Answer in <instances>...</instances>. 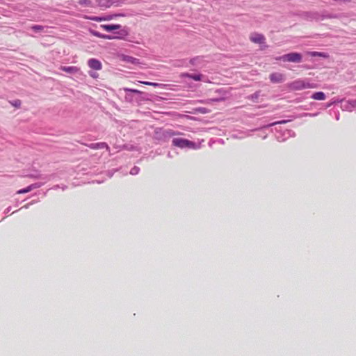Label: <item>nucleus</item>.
<instances>
[{
    "instance_id": "nucleus-1",
    "label": "nucleus",
    "mask_w": 356,
    "mask_h": 356,
    "mask_svg": "<svg viewBox=\"0 0 356 356\" xmlns=\"http://www.w3.org/2000/svg\"><path fill=\"white\" fill-rule=\"evenodd\" d=\"M287 88H289L291 91H299L304 89H314V86L306 81L305 79H297L287 83Z\"/></svg>"
},
{
    "instance_id": "nucleus-16",
    "label": "nucleus",
    "mask_w": 356,
    "mask_h": 356,
    "mask_svg": "<svg viewBox=\"0 0 356 356\" xmlns=\"http://www.w3.org/2000/svg\"><path fill=\"white\" fill-rule=\"evenodd\" d=\"M138 83L146 85V86H150L152 87H159V88H163L165 86L163 83H153L149 81H138Z\"/></svg>"
},
{
    "instance_id": "nucleus-22",
    "label": "nucleus",
    "mask_w": 356,
    "mask_h": 356,
    "mask_svg": "<svg viewBox=\"0 0 356 356\" xmlns=\"http://www.w3.org/2000/svg\"><path fill=\"white\" fill-rule=\"evenodd\" d=\"M31 29H32L33 31L35 33L42 32L44 27L41 25H33L31 26Z\"/></svg>"
},
{
    "instance_id": "nucleus-23",
    "label": "nucleus",
    "mask_w": 356,
    "mask_h": 356,
    "mask_svg": "<svg viewBox=\"0 0 356 356\" xmlns=\"http://www.w3.org/2000/svg\"><path fill=\"white\" fill-rule=\"evenodd\" d=\"M124 92H130L134 94H140V91L137 89H131V88H124Z\"/></svg>"
},
{
    "instance_id": "nucleus-27",
    "label": "nucleus",
    "mask_w": 356,
    "mask_h": 356,
    "mask_svg": "<svg viewBox=\"0 0 356 356\" xmlns=\"http://www.w3.org/2000/svg\"><path fill=\"white\" fill-rule=\"evenodd\" d=\"M118 33H119L120 35H127V32H125L124 31H121L120 32H118Z\"/></svg>"
},
{
    "instance_id": "nucleus-17",
    "label": "nucleus",
    "mask_w": 356,
    "mask_h": 356,
    "mask_svg": "<svg viewBox=\"0 0 356 356\" xmlns=\"http://www.w3.org/2000/svg\"><path fill=\"white\" fill-rule=\"evenodd\" d=\"M138 83L146 85V86H150L152 87H159V88H163L165 86L163 83H153L149 81H138Z\"/></svg>"
},
{
    "instance_id": "nucleus-10",
    "label": "nucleus",
    "mask_w": 356,
    "mask_h": 356,
    "mask_svg": "<svg viewBox=\"0 0 356 356\" xmlns=\"http://www.w3.org/2000/svg\"><path fill=\"white\" fill-rule=\"evenodd\" d=\"M121 60L126 62L127 63H131L132 65L139 64V60L127 55L121 56Z\"/></svg>"
},
{
    "instance_id": "nucleus-6",
    "label": "nucleus",
    "mask_w": 356,
    "mask_h": 356,
    "mask_svg": "<svg viewBox=\"0 0 356 356\" xmlns=\"http://www.w3.org/2000/svg\"><path fill=\"white\" fill-rule=\"evenodd\" d=\"M88 66L90 67V69L95 70H102V63L99 61V60L95 58H90L88 60Z\"/></svg>"
},
{
    "instance_id": "nucleus-26",
    "label": "nucleus",
    "mask_w": 356,
    "mask_h": 356,
    "mask_svg": "<svg viewBox=\"0 0 356 356\" xmlns=\"http://www.w3.org/2000/svg\"><path fill=\"white\" fill-rule=\"evenodd\" d=\"M222 101V99H211L209 102H220Z\"/></svg>"
},
{
    "instance_id": "nucleus-3",
    "label": "nucleus",
    "mask_w": 356,
    "mask_h": 356,
    "mask_svg": "<svg viewBox=\"0 0 356 356\" xmlns=\"http://www.w3.org/2000/svg\"><path fill=\"white\" fill-rule=\"evenodd\" d=\"M172 145L179 148H193L194 143L186 138H174L172 140Z\"/></svg>"
},
{
    "instance_id": "nucleus-11",
    "label": "nucleus",
    "mask_w": 356,
    "mask_h": 356,
    "mask_svg": "<svg viewBox=\"0 0 356 356\" xmlns=\"http://www.w3.org/2000/svg\"><path fill=\"white\" fill-rule=\"evenodd\" d=\"M90 34L95 37H97V38H102V39H104V40H113L114 38L113 37L110 36L108 35L102 34L99 32L92 31V30L90 31ZM115 38H120V37H116Z\"/></svg>"
},
{
    "instance_id": "nucleus-12",
    "label": "nucleus",
    "mask_w": 356,
    "mask_h": 356,
    "mask_svg": "<svg viewBox=\"0 0 356 356\" xmlns=\"http://www.w3.org/2000/svg\"><path fill=\"white\" fill-rule=\"evenodd\" d=\"M96 2L102 8H109L115 3L114 0H96Z\"/></svg>"
},
{
    "instance_id": "nucleus-2",
    "label": "nucleus",
    "mask_w": 356,
    "mask_h": 356,
    "mask_svg": "<svg viewBox=\"0 0 356 356\" xmlns=\"http://www.w3.org/2000/svg\"><path fill=\"white\" fill-rule=\"evenodd\" d=\"M277 60L282 62H290L300 63L302 60V55L298 53H288L276 58Z\"/></svg>"
},
{
    "instance_id": "nucleus-4",
    "label": "nucleus",
    "mask_w": 356,
    "mask_h": 356,
    "mask_svg": "<svg viewBox=\"0 0 356 356\" xmlns=\"http://www.w3.org/2000/svg\"><path fill=\"white\" fill-rule=\"evenodd\" d=\"M250 40L254 44H263L265 42V38L264 35L254 32L250 35Z\"/></svg>"
},
{
    "instance_id": "nucleus-20",
    "label": "nucleus",
    "mask_w": 356,
    "mask_h": 356,
    "mask_svg": "<svg viewBox=\"0 0 356 356\" xmlns=\"http://www.w3.org/2000/svg\"><path fill=\"white\" fill-rule=\"evenodd\" d=\"M87 19L97 22L107 21V18H104L102 17H88Z\"/></svg>"
},
{
    "instance_id": "nucleus-9",
    "label": "nucleus",
    "mask_w": 356,
    "mask_h": 356,
    "mask_svg": "<svg viewBox=\"0 0 356 356\" xmlns=\"http://www.w3.org/2000/svg\"><path fill=\"white\" fill-rule=\"evenodd\" d=\"M88 147L92 149H109V147H108L107 146V144H106L105 143H90L88 145Z\"/></svg>"
},
{
    "instance_id": "nucleus-8",
    "label": "nucleus",
    "mask_w": 356,
    "mask_h": 356,
    "mask_svg": "<svg viewBox=\"0 0 356 356\" xmlns=\"http://www.w3.org/2000/svg\"><path fill=\"white\" fill-rule=\"evenodd\" d=\"M101 29L106 31V32H110L113 30H119L121 29V25L120 24H102Z\"/></svg>"
},
{
    "instance_id": "nucleus-28",
    "label": "nucleus",
    "mask_w": 356,
    "mask_h": 356,
    "mask_svg": "<svg viewBox=\"0 0 356 356\" xmlns=\"http://www.w3.org/2000/svg\"><path fill=\"white\" fill-rule=\"evenodd\" d=\"M342 1L345 2V3H348L350 2V0H341Z\"/></svg>"
},
{
    "instance_id": "nucleus-5",
    "label": "nucleus",
    "mask_w": 356,
    "mask_h": 356,
    "mask_svg": "<svg viewBox=\"0 0 356 356\" xmlns=\"http://www.w3.org/2000/svg\"><path fill=\"white\" fill-rule=\"evenodd\" d=\"M269 79L273 83H281L284 80V76L280 72H273L269 75Z\"/></svg>"
},
{
    "instance_id": "nucleus-19",
    "label": "nucleus",
    "mask_w": 356,
    "mask_h": 356,
    "mask_svg": "<svg viewBox=\"0 0 356 356\" xmlns=\"http://www.w3.org/2000/svg\"><path fill=\"white\" fill-rule=\"evenodd\" d=\"M10 105L15 107L16 108H19L21 107V101L18 99H16L13 101H9Z\"/></svg>"
},
{
    "instance_id": "nucleus-21",
    "label": "nucleus",
    "mask_w": 356,
    "mask_h": 356,
    "mask_svg": "<svg viewBox=\"0 0 356 356\" xmlns=\"http://www.w3.org/2000/svg\"><path fill=\"white\" fill-rule=\"evenodd\" d=\"M79 4L83 6L86 8L92 6V3L90 0H80V1H79Z\"/></svg>"
},
{
    "instance_id": "nucleus-24",
    "label": "nucleus",
    "mask_w": 356,
    "mask_h": 356,
    "mask_svg": "<svg viewBox=\"0 0 356 356\" xmlns=\"http://www.w3.org/2000/svg\"><path fill=\"white\" fill-rule=\"evenodd\" d=\"M139 171V168H137V167H134L133 168H131V175H137L138 172Z\"/></svg>"
},
{
    "instance_id": "nucleus-25",
    "label": "nucleus",
    "mask_w": 356,
    "mask_h": 356,
    "mask_svg": "<svg viewBox=\"0 0 356 356\" xmlns=\"http://www.w3.org/2000/svg\"><path fill=\"white\" fill-rule=\"evenodd\" d=\"M118 15H108L106 17H103L104 19H107V21L113 19V17H118Z\"/></svg>"
},
{
    "instance_id": "nucleus-18",
    "label": "nucleus",
    "mask_w": 356,
    "mask_h": 356,
    "mask_svg": "<svg viewBox=\"0 0 356 356\" xmlns=\"http://www.w3.org/2000/svg\"><path fill=\"white\" fill-rule=\"evenodd\" d=\"M35 186H33V185H30L28 187H26V188H24V189H21L18 191H17V194H24V193H29L31 191L33 190V188H34Z\"/></svg>"
},
{
    "instance_id": "nucleus-7",
    "label": "nucleus",
    "mask_w": 356,
    "mask_h": 356,
    "mask_svg": "<svg viewBox=\"0 0 356 356\" xmlns=\"http://www.w3.org/2000/svg\"><path fill=\"white\" fill-rule=\"evenodd\" d=\"M59 70L69 74H76L79 72V68L76 66H60V67H59Z\"/></svg>"
},
{
    "instance_id": "nucleus-13",
    "label": "nucleus",
    "mask_w": 356,
    "mask_h": 356,
    "mask_svg": "<svg viewBox=\"0 0 356 356\" xmlns=\"http://www.w3.org/2000/svg\"><path fill=\"white\" fill-rule=\"evenodd\" d=\"M312 99L316 101H324L325 94L322 91L314 92L312 95Z\"/></svg>"
},
{
    "instance_id": "nucleus-29",
    "label": "nucleus",
    "mask_w": 356,
    "mask_h": 356,
    "mask_svg": "<svg viewBox=\"0 0 356 356\" xmlns=\"http://www.w3.org/2000/svg\"><path fill=\"white\" fill-rule=\"evenodd\" d=\"M90 76L95 77V75L94 74H90Z\"/></svg>"
},
{
    "instance_id": "nucleus-15",
    "label": "nucleus",
    "mask_w": 356,
    "mask_h": 356,
    "mask_svg": "<svg viewBox=\"0 0 356 356\" xmlns=\"http://www.w3.org/2000/svg\"><path fill=\"white\" fill-rule=\"evenodd\" d=\"M182 76L185 77H188L191 79L193 81H200L202 79V74H190L188 73L183 74Z\"/></svg>"
},
{
    "instance_id": "nucleus-14",
    "label": "nucleus",
    "mask_w": 356,
    "mask_h": 356,
    "mask_svg": "<svg viewBox=\"0 0 356 356\" xmlns=\"http://www.w3.org/2000/svg\"><path fill=\"white\" fill-rule=\"evenodd\" d=\"M307 55L308 56H312V57H315V56H318V57H321V58H328V56L323 53V52H320V51H307Z\"/></svg>"
}]
</instances>
